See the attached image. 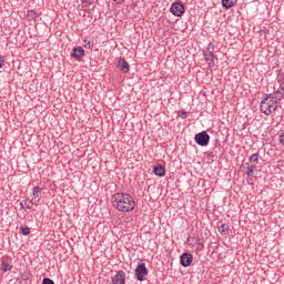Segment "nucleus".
I'll use <instances>...</instances> for the list:
<instances>
[{"label":"nucleus","instance_id":"f257e3e1","mask_svg":"<svg viewBox=\"0 0 284 284\" xmlns=\"http://www.w3.org/2000/svg\"><path fill=\"white\" fill-rule=\"evenodd\" d=\"M111 203L118 212H132L136 205L134 197L129 193H114L111 196Z\"/></svg>","mask_w":284,"mask_h":284},{"label":"nucleus","instance_id":"f03ea898","mask_svg":"<svg viewBox=\"0 0 284 284\" xmlns=\"http://www.w3.org/2000/svg\"><path fill=\"white\" fill-rule=\"evenodd\" d=\"M277 109L278 102L270 98L268 94H266L265 98L261 101L260 110L263 112V114H266V116H270L272 112H276Z\"/></svg>","mask_w":284,"mask_h":284},{"label":"nucleus","instance_id":"7ed1b4c3","mask_svg":"<svg viewBox=\"0 0 284 284\" xmlns=\"http://www.w3.org/2000/svg\"><path fill=\"white\" fill-rule=\"evenodd\" d=\"M203 57L209 65V68H215L216 63H219V58L214 55V44L209 43L205 49H203Z\"/></svg>","mask_w":284,"mask_h":284},{"label":"nucleus","instance_id":"20e7f679","mask_svg":"<svg viewBox=\"0 0 284 284\" xmlns=\"http://www.w3.org/2000/svg\"><path fill=\"white\" fill-rule=\"evenodd\" d=\"M148 267L143 263V260H140L136 268H135V278H138L140 282L145 281V276H148Z\"/></svg>","mask_w":284,"mask_h":284},{"label":"nucleus","instance_id":"39448f33","mask_svg":"<svg viewBox=\"0 0 284 284\" xmlns=\"http://www.w3.org/2000/svg\"><path fill=\"white\" fill-rule=\"evenodd\" d=\"M250 163H247V171L246 174L248 176L254 175V170L256 169V165H258V153H254L248 159Z\"/></svg>","mask_w":284,"mask_h":284},{"label":"nucleus","instance_id":"423d86ee","mask_svg":"<svg viewBox=\"0 0 284 284\" xmlns=\"http://www.w3.org/2000/svg\"><path fill=\"white\" fill-rule=\"evenodd\" d=\"M195 143H197V145H201L202 148L210 145V134H207V132H205V131L196 133L195 134Z\"/></svg>","mask_w":284,"mask_h":284},{"label":"nucleus","instance_id":"0eeeda50","mask_svg":"<svg viewBox=\"0 0 284 284\" xmlns=\"http://www.w3.org/2000/svg\"><path fill=\"white\" fill-rule=\"evenodd\" d=\"M171 14H174V17H183L185 12V7L181 2H174L171 6Z\"/></svg>","mask_w":284,"mask_h":284},{"label":"nucleus","instance_id":"6e6552de","mask_svg":"<svg viewBox=\"0 0 284 284\" xmlns=\"http://www.w3.org/2000/svg\"><path fill=\"white\" fill-rule=\"evenodd\" d=\"M192 261H194V257L190 253H183L180 257L182 267H190L192 265Z\"/></svg>","mask_w":284,"mask_h":284},{"label":"nucleus","instance_id":"1a4fd4ad","mask_svg":"<svg viewBox=\"0 0 284 284\" xmlns=\"http://www.w3.org/2000/svg\"><path fill=\"white\" fill-rule=\"evenodd\" d=\"M270 99H272L273 101H276V103H281V100L284 99V89L283 87H280L276 92L270 93Z\"/></svg>","mask_w":284,"mask_h":284},{"label":"nucleus","instance_id":"9d476101","mask_svg":"<svg viewBox=\"0 0 284 284\" xmlns=\"http://www.w3.org/2000/svg\"><path fill=\"white\" fill-rule=\"evenodd\" d=\"M111 284H125V272L118 271L116 274L112 277Z\"/></svg>","mask_w":284,"mask_h":284},{"label":"nucleus","instance_id":"9b49d317","mask_svg":"<svg viewBox=\"0 0 284 284\" xmlns=\"http://www.w3.org/2000/svg\"><path fill=\"white\" fill-rule=\"evenodd\" d=\"M71 57L72 59H77V61H79V59H83V57H85V51L82 47H77L72 50Z\"/></svg>","mask_w":284,"mask_h":284},{"label":"nucleus","instance_id":"f8f14e48","mask_svg":"<svg viewBox=\"0 0 284 284\" xmlns=\"http://www.w3.org/2000/svg\"><path fill=\"white\" fill-rule=\"evenodd\" d=\"M118 68L121 70V72H124V74L130 72V63H128V61H125L123 58H120L118 61Z\"/></svg>","mask_w":284,"mask_h":284},{"label":"nucleus","instance_id":"ddd939ff","mask_svg":"<svg viewBox=\"0 0 284 284\" xmlns=\"http://www.w3.org/2000/svg\"><path fill=\"white\" fill-rule=\"evenodd\" d=\"M0 270L2 272H10V270H12V264L10 261H8V258H1Z\"/></svg>","mask_w":284,"mask_h":284},{"label":"nucleus","instance_id":"4468645a","mask_svg":"<svg viewBox=\"0 0 284 284\" xmlns=\"http://www.w3.org/2000/svg\"><path fill=\"white\" fill-rule=\"evenodd\" d=\"M31 200H33V203H39V201H41V187H33V196Z\"/></svg>","mask_w":284,"mask_h":284},{"label":"nucleus","instance_id":"2eb2a0df","mask_svg":"<svg viewBox=\"0 0 284 284\" xmlns=\"http://www.w3.org/2000/svg\"><path fill=\"white\" fill-rule=\"evenodd\" d=\"M153 173L155 174V176H165V168L161 165L154 166Z\"/></svg>","mask_w":284,"mask_h":284},{"label":"nucleus","instance_id":"dca6fc26","mask_svg":"<svg viewBox=\"0 0 284 284\" xmlns=\"http://www.w3.org/2000/svg\"><path fill=\"white\" fill-rule=\"evenodd\" d=\"M222 6L226 10H230V8H234V1H232V0H222Z\"/></svg>","mask_w":284,"mask_h":284},{"label":"nucleus","instance_id":"f3484780","mask_svg":"<svg viewBox=\"0 0 284 284\" xmlns=\"http://www.w3.org/2000/svg\"><path fill=\"white\" fill-rule=\"evenodd\" d=\"M39 14L36 11H28L27 13V18L32 21H36V19H38Z\"/></svg>","mask_w":284,"mask_h":284},{"label":"nucleus","instance_id":"a211bd4d","mask_svg":"<svg viewBox=\"0 0 284 284\" xmlns=\"http://www.w3.org/2000/svg\"><path fill=\"white\" fill-rule=\"evenodd\" d=\"M217 230L221 234H225V232L230 230V226L227 224H221L220 226H217Z\"/></svg>","mask_w":284,"mask_h":284},{"label":"nucleus","instance_id":"6ab92c4d","mask_svg":"<svg viewBox=\"0 0 284 284\" xmlns=\"http://www.w3.org/2000/svg\"><path fill=\"white\" fill-rule=\"evenodd\" d=\"M21 232L23 236H28L30 234V227L28 226L21 227Z\"/></svg>","mask_w":284,"mask_h":284},{"label":"nucleus","instance_id":"aec40b11","mask_svg":"<svg viewBox=\"0 0 284 284\" xmlns=\"http://www.w3.org/2000/svg\"><path fill=\"white\" fill-rule=\"evenodd\" d=\"M26 205L28 210H32V205H37V202H33V200H30L29 202H26Z\"/></svg>","mask_w":284,"mask_h":284},{"label":"nucleus","instance_id":"412c9836","mask_svg":"<svg viewBox=\"0 0 284 284\" xmlns=\"http://www.w3.org/2000/svg\"><path fill=\"white\" fill-rule=\"evenodd\" d=\"M42 284H54V281H52L49 277L43 278Z\"/></svg>","mask_w":284,"mask_h":284},{"label":"nucleus","instance_id":"4be33fe9","mask_svg":"<svg viewBox=\"0 0 284 284\" xmlns=\"http://www.w3.org/2000/svg\"><path fill=\"white\" fill-rule=\"evenodd\" d=\"M6 60L0 55V68H3Z\"/></svg>","mask_w":284,"mask_h":284},{"label":"nucleus","instance_id":"5701e85b","mask_svg":"<svg viewBox=\"0 0 284 284\" xmlns=\"http://www.w3.org/2000/svg\"><path fill=\"white\" fill-rule=\"evenodd\" d=\"M280 143L284 145V132L280 135Z\"/></svg>","mask_w":284,"mask_h":284},{"label":"nucleus","instance_id":"b1692460","mask_svg":"<svg viewBox=\"0 0 284 284\" xmlns=\"http://www.w3.org/2000/svg\"><path fill=\"white\" fill-rule=\"evenodd\" d=\"M181 119H187V112L180 113Z\"/></svg>","mask_w":284,"mask_h":284},{"label":"nucleus","instance_id":"393cba45","mask_svg":"<svg viewBox=\"0 0 284 284\" xmlns=\"http://www.w3.org/2000/svg\"><path fill=\"white\" fill-rule=\"evenodd\" d=\"M113 1H115V3H122L123 2V0H113Z\"/></svg>","mask_w":284,"mask_h":284},{"label":"nucleus","instance_id":"a878e982","mask_svg":"<svg viewBox=\"0 0 284 284\" xmlns=\"http://www.w3.org/2000/svg\"><path fill=\"white\" fill-rule=\"evenodd\" d=\"M21 207H23V203H21Z\"/></svg>","mask_w":284,"mask_h":284}]
</instances>
